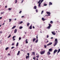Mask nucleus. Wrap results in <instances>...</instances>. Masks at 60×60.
<instances>
[{
	"mask_svg": "<svg viewBox=\"0 0 60 60\" xmlns=\"http://www.w3.org/2000/svg\"><path fill=\"white\" fill-rule=\"evenodd\" d=\"M52 49H49V52H51V51H52Z\"/></svg>",
	"mask_w": 60,
	"mask_h": 60,
	"instance_id": "nucleus-7",
	"label": "nucleus"
},
{
	"mask_svg": "<svg viewBox=\"0 0 60 60\" xmlns=\"http://www.w3.org/2000/svg\"><path fill=\"white\" fill-rule=\"evenodd\" d=\"M36 38L37 39H38V35H37V36H36Z\"/></svg>",
	"mask_w": 60,
	"mask_h": 60,
	"instance_id": "nucleus-46",
	"label": "nucleus"
},
{
	"mask_svg": "<svg viewBox=\"0 0 60 60\" xmlns=\"http://www.w3.org/2000/svg\"><path fill=\"white\" fill-rule=\"evenodd\" d=\"M19 53H20V51H18V53H17V56L19 55Z\"/></svg>",
	"mask_w": 60,
	"mask_h": 60,
	"instance_id": "nucleus-8",
	"label": "nucleus"
},
{
	"mask_svg": "<svg viewBox=\"0 0 60 60\" xmlns=\"http://www.w3.org/2000/svg\"><path fill=\"white\" fill-rule=\"evenodd\" d=\"M51 39H53V38L52 37L51 38Z\"/></svg>",
	"mask_w": 60,
	"mask_h": 60,
	"instance_id": "nucleus-59",
	"label": "nucleus"
},
{
	"mask_svg": "<svg viewBox=\"0 0 60 60\" xmlns=\"http://www.w3.org/2000/svg\"><path fill=\"white\" fill-rule=\"evenodd\" d=\"M49 36L48 35H47V38H48Z\"/></svg>",
	"mask_w": 60,
	"mask_h": 60,
	"instance_id": "nucleus-51",
	"label": "nucleus"
},
{
	"mask_svg": "<svg viewBox=\"0 0 60 60\" xmlns=\"http://www.w3.org/2000/svg\"><path fill=\"white\" fill-rule=\"evenodd\" d=\"M49 5H52V3H51V2H49Z\"/></svg>",
	"mask_w": 60,
	"mask_h": 60,
	"instance_id": "nucleus-11",
	"label": "nucleus"
},
{
	"mask_svg": "<svg viewBox=\"0 0 60 60\" xmlns=\"http://www.w3.org/2000/svg\"><path fill=\"white\" fill-rule=\"evenodd\" d=\"M57 51H58V50H56V49H55L54 51V54H55V53H56V52H57Z\"/></svg>",
	"mask_w": 60,
	"mask_h": 60,
	"instance_id": "nucleus-4",
	"label": "nucleus"
},
{
	"mask_svg": "<svg viewBox=\"0 0 60 60\" xmlns=\"http://www.w3.org/2000/svg\"><path fill=\"white\" fill-rule=\"evenodd\" d=\"M52 33L53 35H56V33L53 32H52Z\"/></svg>",
	"mask_w": 60,
	"mask_h": 60,
	"instance_id": "nucleus-5",
	"label": "nucleus"
},
{
	"mask_svg": "<svg viewBox=\"0 0 60 60\" xmlns=\"http://www.w3.org/2000/svg\"><path fill=\"white\" fill-rule=\"evenodd\" d=\"M52 44V42H50L48 44H47V46H49V45H50Z\"/></svg>",
	"mask_w": 60,
	"mask_h": 60,
	"instance_id": "nucleus-6",
	"label": "nucleus"
},
{
	"mask_svg": "<svg viewBox=\"0 0 60 60\" xmlns=\"http://www.w3.org/2000/svg\"><path fill=\"white\" fill-rule=\"evenodd\" d=\"M16 26H14L11 29H14V28H15L16 27Z\"/></svg>",
	"mask_w": 60,
	"mask_h": 60,
	"instance_id": "nucleus-16",
	"label": "nucleus"
},
{
	"mask_svg": "<svg viewBox=\"0 0 60 60\" xmlns=\"http://www.w3.org/2000/svg\"><path fill=\"white\" fill-rule=\"evenodd\" d=\"M47 28H48V29H50V27L49 26H48L47 27Z\"/></svg>",
	"mask_w": 60,
	"mask_h": 60,
	"instance_id": "nucleus-29",
	"label": "nucleus"
},
{
	"mask_svg": "<svg viewBox=\"0 0 60 60\" xmlns=\"http://www.w3.org/2000/svg\"><path fill=\"white\" fill-rule=\"evenodd\" d=\"M49 26L50 27H51V24H49Z\"/></svg>",
	"mask_w": 60,
	"mask_h": 60,
	"instance_id": "nucleus-22",
	"label": "nucleus"
},
{
	"mask_svg": "<svg viewBox=\"0 0 60 60\" xmlns=\"http://www.w3.org/2000/svg\"><path fill=\"white\" fill-rule=\"evenodd\" d=\"M22 23H23V21H21L20 22L19 24H22Z\"/></svg>",
	"mask_w": 60,
	"mask_h": 60,
	"instance_id": "nucleus-30",
	"label": "nucleus"
},
{
	"mask_svg": "<svg viewBox=\"0 0 60 60\" xmlns=\"http://www.w3.org/2000/svg\"><path fill=\"white\" fill-rule=\"evenodd\" d=\"M11 37V34H10L9 36V37H8V38H10V37Z\"/></svg>",
	"mask_w": 60,
	"mask_h": 60,
	"instance_id": "nucleus-34",
	"label": "nucleus"
},
{
	"mask_svg": "<svg viewBox=\"0 0 60 60\" xmlns=\"http://www.w3.org/2000/svg\"><path fill=\"white\" fill-rule=\"evenodd\" d=\"M24 17V16H22L21 18H23V17Z\"/></svg>",
	"mask_w": 60,
	"mask_h": 60,
	"instance_id": "nucleus-58",
	"label": "nucleus"
},
{
	"mask_svg": "<svg viewBox=\"0 0 60 60\" xmlns=\"http://www.w3.org/2000/svg\"><path fill=\"white\" fill-rule=\"evenodd\" d=\"M15 4H16L17 3V0H15Z\"/></svg>",
	"mask_w": 60,
	"mask_h": 60,
	"instance_id": "nucleus-38",
	"label": "nucleus"
},
{
	"mask_svg": "<svg viewBox=\"0 0 60 60\" xmlns=\"http://www.w3.org/2000/svg\"><path fill=\"white\" fill-rule=\"evenodd\" d=\"M11 37V34H10L9 36V37H8V38H10V37Z\"/></svg>",
	"mask_w": 60,
	"mask_h": 60,
	"instance_id": "nucleus-35",
	"label": "nucleus"
},
{
	"mask_svg": "<svg viewBox=\"0 0 60 60\" xmlns=\"http://www.w3.org/2000/svg\"><path fill=\"white\" fill-rule=\"evenodd\" d=\"M15 39L14 38L13 39V41H15Z\"/></svg>",
	"mask_w": 60,
	"mask_h": 60,
	"instance_id": "nucleus-50",
	"label": "nucleus"
},
{
	"mask_svg": "<svg viewBox=\"0 0 60 60\" xmlns=\"http://www.w3.org/2000/svg\"><path fill=\"white\" fill-rule=\"evenodd\" d=\"M1 26H2V25H0V27H1Z\"/></svg>",
	"mask_w": 60,
	"mask_h": 60,
	"instance_id": "nucleus-63",
	"label": "nucleus"
},
{
	"mask_svg": "<svg viewBox=\"0 0 60 60\" xmlns=\"http://www.w3.org/2000/svg\"><path fill=\"white\" fill-rule=\"evenodd\" d=\"M46 13L47 14H48V15H49V14H50V13L49 12H46Z\"/></svg>",
	"mask_w": 60,
	"mask_h": 60,
	"instance_id": "nucleus-9",
	"label": "nucleus"
},
{
	"mask_svg": "<svg viewBox=\"0 0 60 60\" xmlns=\"http://www.w3.org/2000/svg\"><path fill=\"white\" fill-rule=\"evenodd\" d=\"M45 51H42L41 52H40V53L41 54V55H43V54H44V53H45Z\"/></svg>",
	"mask_w": 60,
	"mask_h": 60,
	"instance_id": "nucleus-3",
	"label": "nucleus"
},
{
	"mask_svg": "<svg viewBox=\"0 0 60 60\" xmlns=\"http://www.w3.org/2000/svg\"><path fill=\"white\" fill-rule=\"evenodd\" d=\"M16 37V36H14L12 38V39H14V38Z\"/></svg>",
	"mask_w": 60,
	"mask_h": 60,
	"instance_id": "nucleus-24",
	"label": "nucleus"
},
{
	"mask_svg": "<svg viewBox=\"0 0 60 60\" xmlns=\"http://www.w3.org/2000/svg\"><path fill=\"white\" fill-rule=\"evenodd\" d=\"M36 56L37 58H38V57H39V55Z\"/></svg>",
	"mask_w": 60,
	"mask_h": 60,
	"instance_id": "nucleus-41",
	"label": "nucleus"
},
{
	"mask_svg": "<svg viewBox=\"0 0 60 60\" xmlns=\"http://www.w3.org/2000/svg\"><path fill=\"white\" fill-rule=\"evenodd\" d=\"M36 58V57H34L33 58V59H34V60H35V59Z\"/></svg>",
	"mask_w": 60,
	"mask_h": 60,
	"instance_id": "nucleus-47",
	"label": "nucleus"
},
{
	"mask_svg": "<svg viewBox=\"0 0 60 60\" xmlns=\"http://www.w3.org/2000/svg\"><path fill=\"white\" fill-rule=\"evenodd\" d=\"M16 19H15V20H16Z\"/></svg>",
	"mask_w": 60,
	"mask_h": 60,
	"instance_id": "nucleus-60",
	"label": "nucleus"
},
{
	"mask_svg": "<svg viewBox=\"0 0 60 60\" xmlns=\"http://www.w3.org/2000/svg\"><path fill=\"white\" fill-rule=\"evenodd\" d=\"M44 12V11H41V14H42V13H43Z\"/></svg>",
	"mask_w": 60,
	"mask_h": 60,
	"instance_id": "nucleus-32",
	"label": "nucleus"
},
{
	"mask_svg": "<svg viewBox=\"0 0 60 60\" xmlns=\"http://www.w3.org/2000/svg\"><path fill=\"white\" fill-rule=\"evenodd\" d=\"M50 23L51 24H52V23H53V21H51L50 22Z\"/></svg>",
	"mask_w": 60,
	"mask_h": 60,
	"instance_id": "nucleus-33",
	"label": "nucleus"
},
{
	"mask_svg": "<svg viewBox=\"0 0 60 60\" xmlns=\"http://www.w3.org/2000/svg\"><path fill=\"white\" fill-rule=\"evenodd\" d=\"M8 56H10V54L8 53Z\"/></svg>",
	"mask_w": 60,
	"mask_h": 60,
	"instance_id": "nucleus-55",
	"label": "nucleus"
},
{
	"mask_svg": "<svg viewBox=\"0 0 60 60\" xmlns=\"http://www.w3.org/2000/svg\"><path fill=\"white\" fill-rule=\"evenodd\" d=\"M36 8H37V7L36 6H34V8L35 9H36Z\"/></svg>",
	"mask_w": 60,
	"mask_h": 60,
	"instance_id": "nucleus-23",
	"label": "nucleus"
},
{
	"mask_svg": "<svg viewBox=\"0 0 60 60\" xmlns=\"http://www.w3.org/2000/svg\"><path fill=\"white\" fill-rule=\"evenodd\" d=\"M23 1H24V0H22V1L21 3H23Z\"/></svg>",
	"mask_w": 60,
	"mask_h": 60,
	"instance_id": "nucleus-53",
	"label": "nucleus"
},
{
	"mask_svg": "<svg viewBox=\"0 0 60 60\" xmlns=\"http://www.w3.org/2000/svg\"><path fill=\"white\" fill-rule=\"evenodd\" d=\"M46 47H47V46H46V45H44V47L45 48H46Z\"/></svg>",
	"mask_w": 60,
	"mask_h": 60,
	"instance_id": "nucleus-43",
	"label": "nucleus"
},
{
	"mask_svg": "<svg viewBox=\"0 0 60 60\" xmlns=\"http://www.w3.org/2000/svg\"><path fill=\"white\" fill-rule=\"evenodd\" d=\"M18 45H19V42H17L16 44V46L17 47L18 46Z\"/></svg>",
	"mask_w": 60,
	"mask_h": 60,
	"instance_id": "nucleus-21",
	"label": "nucleus"
},
{
	"mask_svg": "<svg viewBox=\"0 0 60 60\" xmlns=\"http://www.w3.org/2000/svg\"><path fill=\"white\" fill-rule=\"evenodd\" d=\"M7 7V6H5V8H6Z\"/></svg>",
	"mask_w": 60,
	"mask_h": 60,
	"instance_id": "nucleus-61",
	"label": "nucleus"
},
{
	"mask_svg": "<svg viewBox=\"0 0 60 60\" xmlns=\"http://www.w3.org/2000/svg\"><path fill=\"white\" fill-rule=\"evenodd\" d=\"M2 18V17H0V19H1Z\"/></svg>",
	"mask_w": 60,
	"mask_h": 60,
	"instance_id": "nucleus-57",
	"label": "nucleus"
},
{
	"mask_svg": "<svg viewBox=\"0 0 60 60\" xmlns=\"http://www.w3.org/2000/svg\"><path fill=\"white\" fill-rule=\"evenodd\" d=\"M14 45V43H13V44H12L11 45H12V46H13V45Z\"/></svg>",
	"mask_w": 60,
	"mask_h": 60,
	"instance_id": "nucleus-52",
	"label": "nucleus"
},
{
	"mask_svg": "<svg viewBox=\"0 0 60 60\" xmlns=\"http://www.w3.org/2000/svg\"><path fill=\"white\" fill-rule=\"evenodd\" d=\"M41 1V0H39L38 2V4H40V3Z\"/></svg>",
	"mask_w": 60,
	"mask_h": 60,
	"instance_id": "nucleus-25",
	"label": "nucleus"
},
{
	"mask_svg": "<svg viewBox=\"0 0 60 60\" xmlns=\"http://www.w3.org/2000/svg\"><path fill=\"white\" fill-rule=\"evenodd\" d=\"M32 26H30V29H32Z\"/></svg>",
	"mask_w": 60,
	"mask_h": 60,
	"instance_id": "nucleus-17",
	"label": "nucleus"
},
{
	"mask_svg": "<svg viewBox=\"0 0 60 60\" xmlns=\"http://www.w3.org/2000/svg\"><path fill=\"white\" fill-rule=\"evenodd\" d=\"M60 51V49H59L58 51L57 52V53H59V52Z\"/></svg>",
	"mask_w": 60,
	"mask_h": 60,
	"instance_id": "nucleus-19",
	"label": "nucleus"
},
{
	"mask_svg": "<svg viewBox=\"0 0 60 60\" xmlns=\"http://www.w3.org/2000/svg\"><path fill=\"white\" fill-rule=\"evenodd\" d=\"M26 59H27L28 58V56H27L26 57Z\"/></svg>",
	"mask_w": 60,
	"mask_h": 60,
	"instance_id": "nucleus-39",
	"label": "nucleus"
},
{
	"mask_svg": "<svg viewBox=\"0 0 60 60\" xmlns=\"http://www.w3.org/2000/svg\"><path fill=\"white\" fill-rule=\"evenodd\" d=\"M4 13V12H3L2 13H1V14H3V13Z\"/></svg>",
	"mask_w": 60,
	"mask_h": 60,
	"instance_id": "nucleus-42",
	"label": "nucleus"
},
{
	"mask_svg": "<svg viewBox=\"0 0 60 60\" xmlns=\"http://www.w3.org/2000/svg\"><path fill=\"white\" fill-rule=\"evenodd\" d=\"M8 10L9 11H11V8H8Z\"/></svg>",
	"mask_w": 60,
	"mask_h": 60,
	"instance_id": "nucleus-31",
	"label": "nucleus"
},
{
	"mask_svg": "<svg viewBox=\"0 0 60 60\" xmlns=\"http://www.w3.org/2000/svg\"><path fill=\"white\" fill-rule=\"evenodd\" d=\"M27 55H28V56H29V53H28L27 54Z\"/></svg>",
	"mask_w": 60,
	"mask_h": 60,
	"instance_id": "nucleus-49",
	"label": "nucleus"
},
{
	"mask_svg": "<svg viewBox=\"0 0 60 60\" xmlns=\"http://www.w3.org/2000/svg\"><path fill=\"white\" fill-rule=\"evenodd\" d=\"M36 12H38V11H37V9H36Z\"/></svg>",
	"mask_w": 60,
	"mask_h": 60,
	"instance_id": "nucleus-45",
	"label": "nucleus"
},
{
	"mask_svg": "<svg viewBox=\"0 0 60 60\" xmlns=\"http://www.w3.org/2000/svg\"><path fill=\"white\" fill-rule=\"evenodd\" d=\"M42 20H43V21H45V19L43 18H42Z\"/></svg>",
	"mask_w": 60,
	"mask_h": 60,
	"instance_id": "nucleus-15",
	"label": "nucleus"
},
{
	"mask_svg": "<svg viewBox=\"0 0 60 60\" xmlns=\"http://www.w3.org/2000/svg\"><path fill=\"white\" fill-rule=\"evenodd\" d=\"M21 38L19 37V40H21Z\"/></svg>",
	"mask_w": 60,
	"mask_h": 60,
	"instance_id": "nucleus-36",
	"label": "nucleus"
},
{
	"mask_svg": "<svg viewBox=\"0 0 60 60\" xmlns=\"http://www.w3.org/2000/svg\"><path fill=\"white\" fill-rule=\"evenodd\" d=\"M30 24V23H28L27 24V26H29V24Z\"/></svg>",
	"mask_w": 60,
	"mask_h": 60,
	"instance_id": "nucleus-40",
	"label": "nucleus"
},
{
	"mask_svg": "<svg viewBox=\"0 0 60 60\" xmlns=\"http://www.w3.org/2000/svg\"><path fill=\"white\" fill-rule=\"evenodd\" d=\"M8 49H9V47H7L5 49V50H7Z\"/></svg>",
	"mask_w": 60,
	"mask_h": 60,
	"instance_id": "nucleus-26",
	"label": "nucleus"
},
{
	"mask_svg": "<svg viewBox=\"0 0 60 60\" xmlns=\"http://www.w3.org/2000/svg\"><path fill=\"white\" fill-rule=\"evenodd\" d=\"M9 22H10L11 21V19H9Z\"/></svg>",
	"mask_w": 60,
	"mask_h": 60,
	"instance_id": "nucleus-20",
	"label": "nucleus"
},
{
	"mask_svg": "<svg viewBox=\"0 0 60 60\" xmlns=\"http://www.w3.org/2000/svg\"><path fill=\"white\" fill-rule=\"evenodd\" d=\"M44 0H41V3L39 4L38 6V7H41V3H42V2H43Z\"/></svg>",
	"mask_w": 60,
	"mask_h": 60,
	"instance_id": "nucleus-2",
	"label": "nucleus"
},
{
	"mask_svg": "<svg viewBox=\"0 0 60 60\" xmlns=\"http://www.w3.org/2000/svg\"><path fill=\"white\" fill-rule=\"evenodd\" d=\"M14 47H11V49H14Z\"/></svg>",
	"mask_w": 60,
	"mask_h": 60,
	"instance_id": "nucleus-37",
	"label": "nucleus"
},
{
	"mask_svg": "<svg viewBox=\"0 0 60 60\" xmlns=\"http://www.w3.org/2000/svg\"><path fill=\"white\" fill-rule=\"evenodd\" d=\"M25 41H26V43H27V44L28 43V41H27V39H26Z\"/></svg>",
	"mask_w": 60,
	"mask_h": 60,
	"instance_id": "nucleus-12",
	"label": "nucleus"
},
{
	"mask_svg": "<svg viewBox=\"0 0 60 60\" xmlns=\"http://www.w3.org/2000/svg\"><path fill=\"white\" fill-rule=\"evenodd\" d=\"M22 28H23V27H22V26H20L19 27V29H22Z\"/></svg>",
	"mask_w": 60,
	"mask_h": 60,
	"instance_id": "nucleus-18",
	"label": "nucleus"
},
{
	"mask_svg": "<svg viewBox=\"0 0 60 60\" xmlns=\"http://www.w3.org/2000/svg\"><path fill=\"white\" fill-rule=\"evenodd\" d=\"M2 33V32L0 31V34Z\"/></svg>",
	"mask_w": 60,
	"mask_h": 60,
	"instance_id": "nucleus-54",
	"label": "nucleus"
},
{
	"mask_svg": "<svg viewBox=\"0 0 60 60\" xmlns=\"http://www.w3.org/2000/svg\"><path fill=\"white\" fill-rule=\"evenodd\" d=\"M50 54V52L49 51H48V55H49Z\"/></svg>",
	"mask_w": 60,
	"mask_h": 60,
	"instance_id": "nucleus-10",
	"label": "nucleus"
},
{
	"mask_svg": "<svg viewBox=\"0 0 60 60\" xmlns=\"http://www.w3.org/2000/svg\"><path fill=\"white\" fill-rule=\"evenodd\" d=\"M32 54H33L34 55H35V52H33Z\"/></svg>",
	"mask_w": 60,
	"mask_h": 60,
	"instance_id": "nucleus-27",
	"label": "nucleus"
},
{
	"mask_svg": "<svg viewBox=\"0 0 60 60\" xmlns=\"http://www.w3.org/2000/svg\"><path fill=\"white\" fill-rule=\"evenodd\" d=\"M35 39H36L35 38H33V42H34V41H35Z\"/></svg>",
	"mask_w": 60,
	"mask_h": 60,
	"instance_id": "nucleus-13",
	"label": "nucleus"
},
{
	"mask_svg": "<svg viewBox=\"0 0 60 60\" xmlns=\"http://www.w3.org/2000/svg\"><path fill=\"white\" fill-rule=\"evenodd\" d=\"M4 23H3V24L2 25H4Z\"/></svg>",
	"mask_w": 60,
	"mask_h": 60,
	"instance_id": "nucleus-64",
	"label": "nucleus"
},
{
	"mask_svg": "<svg viewBox=\"0 0 60 60\" xmlns=\"http://www.w3.org/2000/svg\"><path fill=\"white\" fill-rule=\"evenodd\" d=\"M17 29H15L14 31V33H16L17 32Z\"/></svg>",
	"mask_w": 60,
	"mask_h": 60,
	"instance_id": "nucleus-14",
	"label": "nucleus"
},
{
	"mask_svg": "<svg viewBox=\"0 0 60 60\" xmlns=\"http://www.w3.org/2000/svg\"><path fill=\"white\" fill-rule=\"evenodd\" d=\"M33 28H35L34 27V26H33Z\"/></svg>",
	"mask_w": 60,
	"mask_h": 60,
	"instance_id": "nucleus-56",
	"label": "nucleus"
},
{
	"mask_svg": "<svg viewBox=\"0 0 60 60\" xmlns=\"http://www.w3.org/2000/svg\"><path fill=\"white\" fill-rule=\"evenodd\" d=\"M38 39H37L36 41H35V42L36 43H37V42H38Z\"/></svg>",
	"mask_w": 60,
	"mask_h": 60,
	"instance_id": "nucleus-28",
	"label": "nucleus"
},
{
	"mask_svg": "<svg viewBox=\"0 0 60 60\" xmlns=\"http://www.w3.org/2000/svg\"><path fill=\"white\" fill-rule=\"evenodd\" d=\"M28 58H29V55H28Z\"/></svg>",
	"mask_w": 60,
	"mask_h": 60,
	"instance_id": "nucleus-62",
	"label": "nucleus"
},
{
	"mask_svg": "<svg viewBox=\"0 0 60 60\" xmlns=\"http://www.w3.org/2000/svg\"><path fill=\"white\" fill-rule=\"evenodd\" d=\"M47 4H45L44 5V6H47Z\"/></svg>",
	"mask_w": 60,
	"mask_h": 60,
	"instance_id": "nucleus-44",
	"label": "nucleus"
},
{
	"mask_svg": "<svg viewBox=\"0 0 60 60\" xmlns=\"http://www.w3.org/2000/svg\"><path fill=\"white\" fill-rule=\"evenodd\" d=\"M21 12H22V11H20L19 12V13H21Z\"/></svg>",
	"mask_w": 60,
	"mask_h": 60,
	"instance_id": "nucleus-48",
	"label": "nucleus"
},
{
	"mask_svg": "<svg viewBox=\"0 0 60 60\" xmlns=\"http://www.w3.org/2000/svg\"><path fill=\"white\" fill-rule=\"evenodd\" d=\"M55 43H54V46L55 47L57 43H58V41H57V38H56L55 39Z\"/></svg>",
	"mask_w": 60,
	"mask_h": 60,
	"instance_id": "nucleus-1",
	"label": "nucleus"
}]
</instances>
